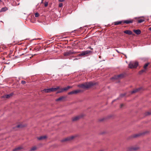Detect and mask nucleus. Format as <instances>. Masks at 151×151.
I'll return each instance as SVG.
<instances>
[{"label": "nucleus", "mask_w": 151, "mask_h": 151, "mask_svg": "<svg viewBox=\"0 0 151 151\" xmlns=\"http://www.w3.org/2000/svg\"><path fill=\"white\" fill-rule=\"evenodd\" d=\"M123 23V20L121 21H117L114 22V24L115 25L120 24Z\"/></svg>", "instance_id": "obj_14"}, {"label": "nucleus", "mask_w": 151, "mask_h": 151, "mask_svg": "<svg viewBox=\"0 0 151 151\" xmlns=\"http://www.w3.org/2000/svg\"><path fill=\"white\" fill-rule=\"evenodd\" d=\"M43 0H42V1H43Z\"/></svg>", "instance_id": "obj_47"}, {"label": "nucleus", "mask_w": 151, "mask_h": 151, "mask_svg": "<svg viewBox=\"0 0 151 151\" xmlns=\"http://www.w3.org/2000/svg\"><path fill=\"white\" fill-rule=\"evenodd\" d=\"M12 96V94L11 93L9 94L5 95L2 96V98H9L11 96Z\"/></svg>", "instance_id": "obj_10"}, {"label": "nucleus", "mask_w": 151, "mask_h": 151, "mask_svg": "<svg viewBox=\"0 0 151 151\" xmlns=\"http://www.w3.org/2000/svg\"><path fill=\"white\" fill-rule=\"evenodd\" d=\"M71 54V51L70 50L65 53L64 55L65 56H68Z\"/></svg>", "instance_id": "obj_19"}, {"label": "nucleus", "mask_w": 151, "mask_h": 151, "mask_svg": "<svg viewBox=\"0 0 151 151\" xmlns=\"http://www.w3.org/2000/svg\"><path fill=\"white\" fill-rule=\"evenodd\" d=\"M72 88L71 86H68L67 87H66L64 88H63L64 91L67 90L69 88Z\"/></svg>", "instance_id": "obj_23"}, {"label": "nucleus", "mask_w": 151, "mask_h": 151, "mask_svg": "<svg viewBox=\"0 0 151 151\" xmlns=\"http://www.w3.org/2000/svg\"><path fill=\"white\" fill-rule=\"evenodd\" d=\"M75 94H77V93L80 92L81 91V90H78L74 91Z\"/></svg>", "instance_id": "obj_27"}, {"label": "nucleus", "mask_w": 151, "mask_h": 151, "mask_svg": "<svg viewBox=\"0 0 151 151\" xmlns=\"http://www.w3.org/2000/svg\"><path fill=\"white\" fill-rule=\"evenodd\" d=\"M123 106V104H121L120 105V107L122 108Z\"/></svg>", "instance_id": "obj_41"}, {"label": "nucleus", "mask_w": 151, "mask_h": 151, "mask_svg": "<svg viewBox=\"0 0 151 151\" xmlns=\"http://www.w3.org/2000/svg\"><path fill=\"white\" fill-rule=\"evenodd\" d=\"M149 30L151 31V27L149 28Z\"/></svg>", "instance_id": "obj_43"}, {"label": "nucleus", "mask_w": 151, "mask_h": 151, "mask_svg": "<svg viewBox=\"0 0 151 151\" xmlns=\"http://www.w3.org/2000/svg\"><path fill=\"white\" fill-rule=\"evenodd\" d=\"M76 53V52H74V51L71 52V54H75Z\"/></svg>", "instance_id": "obj_38"}, {"label": "nucleus", "mask_w": 151, "mask_h": 151, "mask_svg": "<svg viewBox=\"0 0 151 151\" xmlns=\"http://www.w3.org/2000/svg\"><path fill=\"white\" fill-rule=\"evenodd\" d=\"M26 83V82L25 81H21V83L22 84H25Z\"/></svg>", "instance_id": "obj_34"}, {"label": "nucleus", "mask_w": 151, "mask_h": 151, "mask_svg": "<svg viewBox=\"0 0 151 151\" xmlns=\"http://www.w3.org/2000/svg\"><path fill=\"white\" fill-rule=\"evenodd\" d=\"M66 97L65 96H62L61 97H60L59 98H58L56 100V101H61L63 99H65V98Z\"/></svg>", "instance_id": "obj_11"}, {"label": "nucleus", "mask_w": 151, "mask_h": 151, "mask_svg": "<svg viewBox=\"0 0 151 151\" xmlns=\"http://www.w3.org/2000/svg\"><path fill=\"white\" fill-rule=\"evenodd\" d=\"M48 5V3L47 1H45L44 3V5L46 7Z\"/></svg>", "instance_id": "obj_32"}, {"label": "nucleus", "mask_w": 151, "mask_h": 151, "mask_svg": "<svg viewBox=\"0 0 151 151\" xmlns=\"http://www.w3.org/2000/svg\"><path fill=\"white\" fill-rule=\"evenodd\" d=\"M151 114V112H148L146 113V115H149Z\"/></svg>", "instance_id": "obj_37"}, {"label": "nucleus", "mask_w": 151, "mask_h": 151, "mask_svg": "<svg viewBox=\"0 0 151 151\" xmlns=\"http://www.w3.org/2000/svg\"><path fill=\"white\" fill-rule=\"evenodd\" d=\"M8 10V8L7 7H4L2 8L1 10V12H5Z\"/></svg>", "instance_id": "obj_21"}, {"label": "nucleus", "mask_w": 151, "mask_h": 151, "mask_svg": "<svg viewBox=\"0 0 151 151\" xmlns=\"http://www.w3.org/2000/svg\"><path fill=\"white\" fill-rule=\"evenodd\" d=\"M47 138V136H41L40 137H37V139L38 140H42L44 139H45Z\"/></svg>", "instance_id": "obj_9"}, {"label": "nucleus", "mask_w": 151, "mask_h": 151, "mask_svg": "<svg viewBox=\"0 0 151 151\" xmlns=\"http://www.w3.org/2000/svg\"><path fill=\"white\" fill-rule=\"evenodd\" d=\"M43 2V1H41V3H42Z\"/></svg>", "instance_id": "obj_46"}, {"label": "nucleus", "mask_w": 151, "mask_h": 151, "mask_svg": "<svg viewBox=\"0 0 151 151\" xmlns=\"http://www.w3.org/2000/svg\"><path fill=\"white\" fill-rule=\"evenodd\" d=\"M64 91L63 89V88H61L59 91H57L56 93H62Z\"/></svg>", "instance_id": "obj_24"}, {"label": "nucleus", "mask_w": 151, "mask_h": 151, "mask_svg": "<svg viewBox=\"0 0 151 151\" xmlns=\"http://www.w3.org/2000/svg\"><path fill=\"white\" fill-rule=\"evenodd\" d=\"M39 14H38V13L37 12V13H36L35 14V17H37L39 16Z\"/></svg>", "instance_id": "obj_33"}, {"label": "nucleus", "mask_w": 151, "mask_h": 151, "mask_svg": "<svg viewBox=\"0 0 151 151\" xmlns=\"http://www.w3.org/2000/svg\"><path fill=\"white\" fill-rule=\"evenodd\" d=\"M132 147H128L127 148V151H133Z\"/></svg>", "instance_id": "obj_29"}, {"label": "nucleus", "mask_w": 151, "mask_h": 151, "mask_svg": "<svg viewBox=\"0 0 151 151\" xmlns=\"http://www.w3.org/2000/svg\"><path fill=\"white\" fill-rule=\"evenodd\" d=\"M125 94H121L120 95V96L121 97H123V96H125Z\"/></svg>", "instance_id": "obj_35"}, {"label": "nucleus", "mask_w": 151, "mask_h": 151, "mask_svg": "<svg viewBox=\"0 0 151 151\" xmlns=\"http://www.w3.org/2000/svg\"><path fill=\"white\" fill-rule=\"evenodd\" d=\"M64 1V0H59L60 2H62Z\"/></svg>", "instance_id": "obj_40"}, {"label": "nucleus", "mask_w": 151, "mask_h": 151, "mask_svg": "<svg viewBox=\"0 0 151 151\" xmlns=\"http://www.w3.org/2000/svg\"><path fill=\"white\" fill-rule=\"evenodd\" d=\"M75 94L74 91L70 92L68 93V95H71V94Z\"/></svg>", "instance_id": "obj_31"}, {"label": "nucleus", "mask_w": 151, "mask_h": 151, "mask_svg": "<svg viewBox=\"0 0 151 151\" xmlns=\"http://www.w3.org/2000/svg\"><path fill=\"white\" fill-rule=\"evenodd\" d=\"M133 31L135 34L137 35H139L141 33V31L139 29H134Z\"/></svg>", "instance_id": "obj_12"}, {"label": "nucleus", "mask_w": 151, "mask_h": 151, "mask_svg": "<svg viewBox=\"0 0 151 151\" xmlns=\"http://www.w3.org/2000/svg\"><path fill=\"white\" fill-rule=\"evenodd\" d=\"M124 75L123 74H121L117 76H116L114 77L111 78V79H121L123 78L124 77Z\"/></svg>", "instance_id": "obj_5"}, {"label": "nucleus", "mask_w": 151, "mask_h": 151, "mask_svg": "<svg viewBox=\"0 0 151 151\" xmlns=\"http://www.w3.org/2000/svg\"><path fill=\"white\" fill-rule=\"evenodd\" d=\"M116 51L118 52H119L117 50H116Z\"/></svg>", "instance_id": "obj_44"}, {"label": "nucleus", "mask_w": 151, "mask_h": 151, "mask_svg": "<svg viewBox=\"0 0 151 151\" xmlns=\"http://www.w3.org/2000/svg\"><path fill=\"white\" fill-rule=\"evenodd\" d=\"M23 149V147L22 146H20L15 148L13 149L12 151H19Z\"/></svg>", "instance_id": "obj_8"}, {"label": "nucleus", "mask_w": 151, "mask_h": 151, "mask_svg": "<svg viewBox=\"0 0 151 151\" xmlns=\"http://www.w3.org/2000/svg\"><path fill=\"white\" fill-rule=\"evenodd\" d=\"M88 48H89L92 50H93V48H91V46L89 47H88Z\"/></svg>", "instance_id": "obj_39"}, {"label": "nucleus", "mask_w": 151, "mask_h": 151, "mask_svg": "<svg viewBox=\"0 0 151 151\" xmlns=\"http://www.w3.org/2000/svg\"><path fill=\"white\" fill-rule=\"evenodd\" d=\"M0 2H2L3 4H4V3L2 2L1 0H0Z\"/></svg>", "instance_id": "obj_42"}, {"label": "nucleus", "mask_w": 151, "mask_h": 151, "mask_svg": "<svg viewBox=\"0 0 151 151\" xmlns=\"http://www.w3.org/2000/svg\"><path fill=\"white\" fill-rule=\"evenodd\" d=\"M93 84L91 82L81 84L78 85V86L81 88L83 89H87L89 88L91 86H93Z\"/></svg>", "instance_id": "obj_1"}, {"label": "nucleus", "mask_w": 151, "mask_h": 151, "mask_svg": "<svg viewBox=\"0 0 151 151\" xmlns=\"http://www.w3.org/2000/svg\"><path fill=\"white\" fill-rule=\"evenodd\" d=\"M37 147L35 146H33V147H32L30 150L29 151H35L36 150H37Z\"/></svg>", "instance_id": "obj_20"}, {"label": "nucleus", "mask_w": 151, "mask_h": 151, "mask_svg": "<svg viewBox=\"0 0 151 151\" xmlns=\"http://www.w3.org/2000/svg\"><path fill=\"white\" fill-rule=\"evenodd\" d=\"M124 32V33L129 35H132V31L129 30H127L125 31Z\"/></svg>", "instance_id": "obj_13"}, {"label": "nucleus", "mask_w": 151, "mask_h": 151, "mask_svg": "<svg viewBox=\"0 0 151 151\" xmlns=\"http://www.w3.org/2000/svg\"><path fill=\"white\" fill-rule=\"evenodd\" d=\"M145 71H146V70L144 69L142 70H141L139 72V74H141L145 72Z\"/></svg>", "instance_id": "obj_26"}, {"label": "nucleus", "mask_w": 151, "mask_h": 151, "mask_svg": "<svg viewBox=\"0 0 151 151\" xmlns=\"http://www.w3.org/2000/svg\"><path fill=\"white\" fill-rule=\"evenodd\" d=\"M63 6L62 3H60L59 5V7H61Z\"/></svg>", "instance_id": "obj_36"}, {"label": "nucleus", "mask_w": 151, "mask_h": 151, "mask_svg": "<svg viewBox=\"0 0 151 151\" xmlns=\"http://www.w3.org/2000/svg\"><path fill=\"white\" fill-rule=\"evenodd\" d=\"M133 20L130 19L125 20H123V23H125L126 24H131L133 23Z\"/></svg>", "instance_id": "obj_6"}, {"label": "nucleus", "mask_w": 151, "mask_h": 151, "mask_svg": "<svg viewBox=\"0 0 151 151\" xmlns=\"http://www.w3.org/2000/svg\"><path fill=\"white\" fill-rule=\"evenodd\" d=\"M59 88H60L58 86L56 88H50L51 92L56 91L58 89H59Z\"/></svg>", "instance_id": "obj_17"}, {"label": "nucleus", "mask_w": 151, "mask_h": 151, "mask_svg": "<svg viewBox=\"0 0 151 151\" xmlns=\"http://www.w3.org/2000/svg\"><path fill=\"white\" fill-rule=\"evenodd\" d=\"M133 151H136L139 149V147H132Z\"/></svg>", "instance_id": "obj_25"}, {"label": "nucleus", "mask_w": 151, "mask_h": 151, "mask_svg": "<svg viewBox=\"0 0 151 151\" xmlns=\"http://www.w3.org/2000/svg\"><path fill=\"white\" fill-rule=\"evenodd\" d=\"M147 133V132H143V133H139V134H134L133 135V137L134 138H136V137H139L142 135L145 134V133Z\"/></svg>", "instance_id": "obj_7"}, {"label": "nucleus", "mask_w": 151, "mask_h": 151, "mask_svg": "<svg viewBox=\"0 0 151 151\" xmlns=\"http://www.w3.org/2000/svg\"><path fill=\"white\" fill-rule=\"evenodd\" d=\"M150 64V63H146L144 65V69L146 70L147 69V67L148 66V65Z\"/></svg>", "instance_id": "obj_22"}, {"label": "nucleus", "mask_w": 151, "mask_h": 151, "mask_svg": "<svg viewBox=\"0 0 151 151\" xmlns=\"http://www.w3.org/2000/svg\"><path fill=\"white\" fill-rule=\"evenodd\" d=\"M140 89H141L140 88H139L135 89L133 90L132 91H131V93H135L137 92H138L140 90Z\"/></svg>", "instance_id": "obj_18"}, {"label": "nucleus", "mask_w": 151, "mask_h": 151, "mask_svg": "<svg viewBox=\"0 0 151 151\" xmlns=\"http://www.w3.org/2000/svg\"><path fill=\"white\" fill-rule=\"evenodd\" d=\"M145 20L144 19H139L138 20L137 22L139 23H141L144 22Z\"/></svg>", "instance_id": "obj_28"}, {"label": "nucleus", "mask_w": 151, "mask_h": 151, "mask_svg": "<svg viewBox=\"0 0 151 151\" xmlns=\"http://www.w3.org/2000/svg\"><path fill=\"white\" fill-rule=\"evenodd\" d=\"M80 118V116H77L73 118L72 120L73 121H75L79 119Z\"/></svg>", "instance_id": "obj_16"}, {"label": "nucleus", "mask_w": 151, "mask_h": 151, "mask_svg": "<svg viewBox=\"0 0 151 151\" xmlns=\"http://www.w3.org/2000/svg\"><path fill=\"white\" fill-rule=\"evenodd\" d=\"M92 52V51H91L87 50L82 52L81 53L78 54V56H84Z\"/></svg>", "instance_id": "obj_3"}, {"label": "nucleus", "mask_w": 151, "mask_h": 151, "mask_svg": "<svg viewBox=\"0 0 151 151\" xmlns=\"http://www.w3.org/2000/svg\"><path fill=\"white\" fill-rule=\"evenodd\" d=\"M42 91H45L46 93H50L51 92L50 88L44 89L42 90Z\"/></svg>", "instance_id": "obj_15"}, {"label": "nucleus", "mask_w": 151, "mask_h": 151, "mask_svg": "<svg viewBox=\"0 0 151 151\" xmlns=\"http://www.w3.org/2000/svg\"><path fill=\"white\" fill-rule=\"evenodd\" d=\"M75 137V136H72L71 137H67L64 139H63L62 140H61V141L62 142H65L68 141H69L71 140L74 139Z\"/></svg>", "instance_id": "obj_4"}, {"label": "nucleus", "mask_w": 151, "mask_h": 151, "mask_svg": "<svg viewBox=\"0 0 151 151\" xmlns=\"http://www.w3.org/2000/svg\"><path fill=\"white\" fill-rule=\"evenodd\" d=\"M115 100H113V101H112V103H113V102H114V101H115Z\"/></svg>", "instance_id": "obj_45"}, {"label": "nucleus", "mask_w": 151, "mask_h": 151, "mask_svg": "<svg viewBox=\"0 0 151 151\" xmlns=\"http://www.w3.org/2000/svg\"><path fill=\"white\" fill-rule=\"evenodd\" d=\"M138 65V63L137 61H131L130 62L128 67L130 68H136Z\"/></svg>", "instance_id": "obj_2"}, {"label": "nucleus", "mask_w": 151, "mask_h": 151, "mask_svg": "<svg viewBox=\"0 0 151 151\" xmlns=\"http://www.w3.org/2000/svg\"><path fill=\"white\" fill-rule=\"evenodd\" d=\"M23 127H24V126L22 124H19V125H17L16 126V127L17 128H21Z\"/></svg>", "instance_id": "obj_30"}]
</instances>
